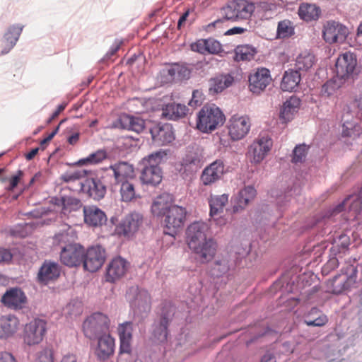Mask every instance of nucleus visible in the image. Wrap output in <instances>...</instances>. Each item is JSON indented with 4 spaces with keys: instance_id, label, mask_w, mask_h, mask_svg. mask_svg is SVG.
<instances>
[{
    "instance_id": "37998d69",
    "label": "nucleus",
    "mask_w": 362,
    "mask_h": 362,
    "mask_svg": "<svg viewBox=\"0 0 362 362\" xmlns=\"http://www.w3.org/2000/svg\"><path fill=\"white\" fill-rule=\"evenodd\" d=\"M328 321L326 315L322 314L317 308H313L305 316L303 322L308 326L322 327Z\"/></svg>"
},
{
    "instance_id": "ddd939ff",
    "label": "nucleus",
    "mask_w": 362,
    "mask_h": 362,
    "mask_svg": "<svg viewBox=\"0 0 362 362\" xmlns=\"http://www.w3.org/2000/svg\"><path fill=\"white\" fill-rule=\"evenodd\" d=\"M202 151L195 144L189 146L182 158V169L187 174L196 173L202 166Z\"/></svg>"
},
{
    "instance_id": "79ce46f5",
    "label": "nucleus",
    "mask_w": 362,
    "mask_h": 362,
    "mask_svg": "<svg viewBox=\"0 0 362 362\" xmlns=\"http://www.w3.org/2000/svg\"><path fill=\"white\" fill-rule=\"evenodd\" d=\"M300 78V74L297 70L289 69L285 71L281 83V89L284 91L293 90L299 84Z\"/></svg>"
},
{
    "instance_id": "393cba45",
    "label": "nucleus",
    "mask_w": 362,
    "mask_h": 362,
    "mask_svg": "<svg viewBox=\"0 0 362 362\" xmlns=\"http://www.w3.org/2000/svg\"><path fill=\"white\" fill-rule=\"evenodd\" d=\"M107 170L112 173L115 184H119V182L124 180H130L135 176L133 165L126 161H119L112 164Z\"/></svg>"
},
{
    "instance_id": "4c0bfd02",
    "label": "nucleus",
    "mask_w": 362,
    "mask_h": 362,
    "mask_svg": "<svg viewBox=\"0 0 362 362\" xmlns=\"http://www.w3.org/2000/svg\"><path fill=\"white\" fill-rule=\"evenodd\" d=\"M18 320L12 315L2 316L0 318V338H8L17 330Z\"/></svg>"
},
{
    "instance_id": "c03bdc74",
    "label": "nucleus",
    "mask_w": 362,
    "mask_h": 362,
    "mask_svg": "<svg viewBox=\"0 0 362 362\" xmlns=\"http://www.w3.org/2000/svg\"><path fill=\"white\" fill-rule=\"evenodd\" d=\"M350 243L349 236L344 233L340 234L332 242L331 253L334 255L345 254L349 250Z\"/></svg>"
},
{
    "instance_id": "4468645a",
    "label": "nucleus",
    "mask_w": 362,
    "mask_h": 362,
    "mask_svg": "<svg viewBox=\"0 0 362 362\" xmlns=\"http://www.w3.org/2000/svg\"><path fill=\"white\" fill-rule=\"evenodd\" d=\"M47 330V323L41 319H35L25 327L24 341L31 346L41 342Z\"/></svg>"
},
{
    "instance_id": "f03ea898",
    "label": "nucleus",
    "mask_w": 362,
    "mask_h": 362,
    "mask_svg": "<svg viewBox=\"0 0 362 362\" xmlns=\"http://www.w3.org/2000/svg\"><path fill=\"white\" fill-rule=\"evenodd\" d=\"M166 156L165 151L160 150L149 154L141 160L140 179L143 184L157 186L161 182L163 172L159 165Z\"/></svg>"
},
{
    "instance_id": "e2e57ef3",
    "label": "nucleus",
    "mask_w": 362,
    "mask_h": 362,
    "mask_svg": "<svg viewBox=\"0 0 362 362\" xmlns=\"http://www.w3.org/2000/svg\"><path fill=\"white\" fill-rule=\"evenodd\" d=\"M132 340L119 339V354H129L132 352Z\"/></svg>"
},
{
    "instance_id": "a878e982",
    "label": "nucleus",
    "mask_w": 362,
    "mask_h": 362,
    "mask_svg": "<svg viewBox=\"0 0 362 362\" xmlns=\"http://www.w3.org/2000/svg\"><path fill=\"white\" fill-rule=\"evenodd\" d=\"M81 190L94 200L102 199L106 194L105 184L98 177L88 178L81 183Z\"/></svg>"
},
{
    "instance_id": "09e8293b",
    "label": "nucleus",
    "mask_w": 362,
    "mask_h": 362,
    "mask_svg": "<svg viewBox=\"0 0 362 362\" xmlns=\"http://www.w3.org/2000/svg\"><path fill=\"white\" fill-rule=\"evenodd\" d=\"M235 59L239 61H250L256 54V49L248 45H240L235 50Z\"/></svg>"
},
{
    "instance_id": "603ef678",
    "label": "nucleus",
    "mask_w": 362,
    "mask_h": 362,
    "mask_svg": "<svg viewBox=\"0 0 362 362\" xmlns=\"http://www.w3.org/2000/svg\"><path fill=\"white\" fill-rule=\"evenodd\" d=\"M117 332L119 339L132 340L133 323L127 321L119 324Z\"/></svg>"
},
{
    "instance_id": "f704fd0d",
    "label": "nucleus",
    "mask_w": 362,
    "mask_h": 362,
    "mask_svg": "<svg viewBox=\"0 0 362 362\" xmlns=\"http://www.w3.org/2000/svg\"><path fill=\"white\" fill-rule=\"evenodd\" d=\"M234 81L230 74L218 75L209 81V93L215 95L230 87Z\"/></svg>"
},
{
    "instance_id": "338daca9",
    "label": "nucleus",
    "mask_w": 362,
    "mask_h": 362,
    "mask_svg": "<svg viewBox=\"0 0 362 362\" xmlns=\"http://www.w3.org/2000/svg\"><path fill=\"white\" fill-rule=\"evenodd\" d=\"M13 258V255L10 252L9 250L0 247V264L1 263H8L11 261Z\"/></svg>"
},
{
    "instance_id": "864d4df0",
    "label": "nucleus",
    "mask_w": 362,
    "mask_h": 362,
    "mask_svg": "<svg viewBox=\"0 0 362 362\" xmlns=\"http://www.w3.org/2000/svg\"><path fill=\"white\" fill-rule=\"evenodd\" d=\"M309 146L305 144H298L293 151L292 162L293 163H303L305 160Z\"/></svg>"
},
{
    "instance_id": "774afa93",
    "label": "nucleus",
    "mask_w": 362,
    "mask_h": 362,
    "mask_svg": "<svg viewBox=\"0 0 362 362\" xmlns=\"http://www.w3.org/2000/svg\"><path fill=\"white\" fill-rule=\"evenodd\" d=\"M23 175V172L21 170H18L17 174L12 176L10 179V185L8 187L7 189L9 191L13 190L14 188L18 185L21 177Z\"/></svg>"
},
{
    "instance_id": "c85d7f7f",
    "label": "nucleus",
    "mask_w": 362,
    "mask_h": 362,
    "mask_svg": "<svg viewBox=\"0 0 362 362\" xmlns=\"http://www.w3.org/2000/svg\"><path fill=\"white\" fill-rule=\"evenodd\" d=\"M84 222L91 227H100L107 220L105 213L96 206H84L83 208Z\"/></svg>"
},
{
    "instance_id": "4d7b16f0",
    "label": "nucleus",
    "mask_w": 362,
    "mask_h": 362,
    "mask_svg": "<svg viewBox=\"0 0 362 362\" xmlns=\"http://www.w3.org/2000/svg\"><path fill=\"white\" fill-rule=\"evenodd\" d=\"M339 85L334 81H329L325 83L321 90L322 97H329L334 93L336 90L339 88Z\"/></svg>"
},
{
    "instance_id": "a18cd8bd",
    "label": "nucleus",
    "mask_w": 362,
    "mask_h": 362,
    "mask_svg": "<svg viewBox=\"0 0 362 362\" xmlns=\"http://www.w3.org/2000/svg\"><path fill=\"white\" fill-rule=\"evenodd\" d=\"M228 195L227 194L211 196L209 200L210 206V216H214L218 214L219 213H221L223 210V207L228 202Z\"/></svg>"
},
{
    "instance_id": "0e129e2a",
    "label": "nucleus",
    "mask_w": 362,
    "mask_h": 362,
    "mask_svg": "<svg viewBox=\"0 0 362 362\" xmlns=\"http://www.w3.org/2000/svg\"><path fill=\"white\" fill-rule=\"evenodd\" d=\"M192 49L202 54L206 52V40H199L197 42L192 44Z\"/></svg>"
},
{
    "instance_id": "f3484780",
    "label": "nucleus",
    "mask_w": 362,
    "mask_h": 362,
    "mask_svg": "<svg viewBox=\"0 0 362 362\" xmlns=\"http://www.w3.org/2000/svg\"><path fill=\"white\" fill-rule=\"evenodd\" d=\"M61 272L62 267L59 263L51 260H45L38 271L37 281L41 284L47 285L57 280Z\"/></svg>"
},
{
    "instance_id": "0eeeda50",
    "label": "nucleus",
    "mask_w": 362,
    "mask_h": 362,
    "mask_svg": "<svg viewBox=\"0 0 362 362\" xmlns=\"http://www.w3.org/2000/svg\"><path fill=\"white\" fill-rule=\"evenodd\" d=\"M143 223V215L137 211H132L120 220L115 230L119 235L130 239L139 232Z\"/></svg>"
},
{
    "instance_id": "8fccbe9b",
    "label": "nucleus",
    "mask_w": 362,
    "mask_h": 362,
    "mask_svg": "<svg viewBox=\"0 0 362 362\" xmlns=\"http://www.w3.org/2000/svg\"><path fill=\"white\" fill-rule=\"evenodd\" d=\"M301 100L295 95L291 96L284 102L280 113H294L300 110Z\"/></svg>"
},
{
    "instance_id": "69168bd1",
    "label": "nucleus",
    "mask_w": 362,
    "mask_h": 362,
    "mask_svg": "<svg viewBox=\"0 0 362 362\" xmlns=\"http://www.w3.org/2000/svg\"><path fill=\"white\" fill-rule=\"evenodd\" d=\"M199 113H222L220 108L214 103L205 105Z\"/></svg>"
},
{
    "instance_id": "680f3d73",
    "label": "nucleus",
    "mask_w": 362,
    "mask_h": 362,
    "mask_svg": "<svg viewBox=\"0 0 362 362\" xmlns=\"http://www.w3.org/2000/svg\"><path fill=\"white\" fill-rule=\"evenodd\" d=\"M82 176L80 171L76 170L74 172H67L63 174L61 177L62 180L65 182H71L79 180Z\"/></svg>"
},
{
    "instance_id": "9d476101",
    "label": "nucleus",
    "mask_w": 362,
    "mask_h": 362,
    "mask_svg": "<svg viewBox=\"0 0 362 362\" xmlns=\"http://www.w3.org/2000/svg\"><path fill=\"white\" fill-rule=\"evenodd\" d=\"M273 146L272 138L268 134H260L248 148V155L252 163H261Z\"/></svg>"
},
{
    "instance_id": "39448f33",
    "label": "nucleus",
    "mask_w": 362,
    "mask_h": 362,
    "mask_svg": "<svg viewBox=\"0 0 362 362\" xmlns=\"http://www.w3.org/2000/svg\"><path fill=\"white\" fill-rule=\"evenodd\" d=\"M255 6L247 0H233L221 8L223 19L238 21L249 18L255 11Z\"/></svg>"
},
{
    "instance_id": "2f4dec72",
    "label": "nucleus",
    "mask_w": 362,
    "mask_h": 362,
    "mask_svg": "<svg viewBox=\"0 0 362 362\" xmlns=\"http://www.w3.org/2000/svg\"><path fill=\"white\" fill-rule=\"evenodd\" d=\"M98 341L95 355L100 361H105L113 354L115 350V339L109 333L96 338Z\"/></svg>"
},
{
    "instance_id": "7ed1b4c3",
    "label": "nucleus",
    "mask_w": 362,
    "mask_h": 362,
    "mask_svg": "<svg viewBox=\"0 0 362 362\" xmlns=\"http://www.w3.org/2000/svg\"><path fill=\"white\" fill-rule=\"evenodd\" d=\"M55 239L59 241L61 252V262L69 267L80 266L84 257V247L76 243H68L69 235L66 233L56 235Z\"/></svg>"
},
{
    "instance_id": "dca6fc26",
    "label": "nucleus",
    "mask_w": 362,
    "mask_h": 362,
    "mask_svg": "<svg viewBox=\"0 0 362 362\" xmlns=\"http://www.w3.org/2000/svg\"><path fill=\"white\" fill-rule=\"evenodd\" d=\"M229 123V134L234 141L245 137L250 129V122L246 115H233L230 119Z\"/></svg>"
},
{
    "instance_id": "13d9d810",
    "label": "nucleus",
    "mask_w": 362,
    "mask_h": 362,
    "mask_svg": "<svg viewBox=\"0 0 362 362\" xmlns=\"http://www.w3.org/2000/svg\"><path fill=\"white\" fill-rule=\"evenodd\" d=\"M124 43V40L122 39H115L113 44L110 47L107 52L105 54L104 57L101 59L102 62L109 59L111 57L115 55L117 52L120 49L121 46Z\"/></svg>"
},
{
    "instance_id": "473e14b6",
    "label": "nucleus",
    "mask_w": 362,
    "mask_h": 362,
    "mask_svg": "<svg viewBox=\"0 0 362 362\" xmlns=\"http://www.w3.org/2000/svg\"><path fill=\"white\" fill-rule=\"evenodd\" d=\"M231 255L226 253L218 257L210 269V274L214 277H221L228 272L234 266Z\"/></svg>"
},
{
    "instance_id": "b1692460",
    "label": "nucleus",
    "mask_w": 362,
    "mask_h": 362,
    "mask_svg": "<svg viewBox=\"0 0 362 362\" xmlns=\"http://www.w3.org/2000/svg\"><path fill=\"white\" fill-rule=\"evenodd\" d=\"M195 254V258L202 264L209 262L215 255L216 251V243L211 238H209L201 244H197L195 247H189Z\"/></svg>"
},
{
    "instance_id": "1a4fd4ad",
    "label": "nucleus",
    "mask_w": 362,
    "mask_h": 362,
    "mask_svg": "<svg viewBox=\"0 0 362 362\" xmlns=\"http://www.w3.org/2000/svg\"><path fill=\"white\" fill-rule=\"evenodd\" d=\"M349 206V212L353 219L362 222V189L357 194H351L346 197L343 202L330 209L331 216H334L341 213L344 209Z\"/></svg>"
},
{
    "instance_id": "052dcab7",
    "label": "nucleus",
    "mask_w": 362,
    "mask_h": 362,
    "mask_svg": "<svg viewBox=\"0 0 362 362\" xmlns=\"http://www.w3.org/2000/svg\"><path fill=\"white\" fill-rule=\"evenodd\" d=\"M35 362H53L52 351L49 349H44L39 352Z\"/></svg>"
},
{
    "instance_id": "de8ad7c7",
    "label": "nucleus",
    "mask_w": 362,
    "mask_h": 362,
    "mask_svg": "<svg viewBox=\"0 0 362 362\" xmlns=\"http://www.w3.org/2000/svg\"><path fill=\"white\" fill-rule=\"evenodd\" d=\"M320 13V8L311 4H302L298 10L300 17L306 21L317 20Z\"/></svg>"
},
{
    "instance_id": "72a5a7b5",
    "label": "nucleus",
    "mask_w": 362,
    "mask_h": 362,
    "mask_svg": "<svg viewBox=\"0 0 362 362\" xmlns=\"http://www.w3.org/2000/svg\"><path fill=\"white\" fill-rule=\"evenodd\" d=\"M359 119V118L354 117V115H343L342 136L353 139L358 137L362 133V128L358 124Z\"/></svg>"
},
{
    "instance_id": "9b49d317",
    "label": "nucleus",
    "mask_w": 362,
    "mask_h": 362,
    "mask_svg": "<svg viewBox=\"0 0 362 362\" xmlns=\"http://www.w3.org/2000/svg\"><path fill=\"white\" fill-rule=\"evenodd\" d=\"M82 264L85 270L90 272H97L104 264L106 259L105 249L101 245L91 246L84 251Z\"/></svg>"
},
{
    "instance_id": "412c9836",
    "label": "nucleus",
    "mask_w": 362,
    "mask_h": 362,
    "mask_svg": "<svg viewBox=\"0 0 362 362\" xmlns=\"http://www.w3.org/2000/svg\"><path fill=\"white\" fill-rule=\"evenodd\" d=\"M27 301L25 293L18 287L11 288L2 296L1 302L7 308L13 310L21 309Z\"/></svg>"
},
{
    "instance_id": "aec40b11",
    "label": "nucleus",
    "mask_w": 362,
    "mask_h": 362,
    "mask_svg": "<svg viewBox=\"0 0 362 362\" xmlns=\"http://www.w3.org/2000/svg\"><path fill=\"white\" fill-rule=\"evenodd\" d=\"M224 163L221 159H217L202 171L200 180L204 185H210L219 180L224 173Z\"/></svg>"
},
{
    "instance_id": "ea45409f",
    "label": "nucleus",
    "mask_w": 362,
    "mask_h": 362,
    "mask_svg": "<svg viewBox=\"0 0 362 362\" xmlns=\"http://www.w3.org/2000/svg\"><path fill=\"white\" fill-rule=\"evenodd\" d=\"M181 74V65L178 63L168 64L163 67L159 72L158 76L162 84H166L173 82L176 76Z\"/></svg>"
},
{
    "instance_id": "2eb2a0df",
    "label": "nucleus",
    "mask_w": 362,
    "mask_h": 362,
    "mask_svg": "<svg viewBox=\"0 0 362 362\" xmlns=\"http://www.w3.org/2000/svg\"><path fill=\"white\" fill-rule=\"evenodd\" d=\"M153 144L156 146H165L175 140V134L170 124H157L150 129Z\"/></svg>"
},
{
    "instance_id": "58836bf2",
    "label": "nucleus",
    "mask_w": 362,
    "mask_h": 362,
    "mask_svg": "<svg viewBox=\"0 0 362 362\" xmlns=\"http://www.w3.org/2000/svg\"><path fill=\"white\" fill-rule=\"evenodd\" d=\"M316 62L315 55L309 50H303L295 59V68L298 71H307Z\"/></svg>"
},
{
    "instance_id": "6e6d98bb",
    "label": "nucleus",
    "mask_w": 362,
    "mask_h": 362,
    "mask_svg": "<svg viewBox=\"0 0 362 362\" xmlns=\"http://www.w3.org/2000/svg\"><path fill=\"white\" fill-rule=\"evenodd\" d=\"M106 158V153L104 151H98L95 153L90 154L86 158L79 160L81 164L90 163L96 164L101 162Z\"/></svg>"
},
{
    "instance_id": "3c124183",
    "label": "nucleus",
    "mask_w": 362,
    "mask_h": 362,
    "mask_svg": "<svg viewBox=\"0 0 362 362\" xmlns=\"http://www.w3.org/2000/svg\"><path fill=\"white\" fill-rule=\"evenodd\" d=\"M294 33V28L292 23L288 20L280 21L277 27V37L279 38H286Z\"/></svg>"
},
{
    "instance_id": "4be33fe9",
    "label": "nucleus",
    "mask_w": 362,
    "mask_h": 362,
    "mask_svg": "<svg viewBox=\"0 0 362 362\" xmlns=\"http://www.w3.org/2000/svg\"><path fill=\"white\" fill-rule=\"evenodd\" d=\"M112 127L140 133L145 127V121L134 115H119L117 121L112 124Z\"/></svg>"
},
{
    "instance_id": "a211bd4d",
    "label": "nucleus",
    "mask_w": 362,
    "mask_h": 362,
    "mask_svg": "<svg viewBox=\"0 0 362 362\" xmlns=\"http://www.w3.org/2000/svg\"><path fill=\"white\" fill-rule=\"evenodd\" d=\"M272 81L270 71L266 68H258L249 76V88L254 93L264 90Z\"/></svg>"
},
{
    "instance_id": "bb28decb",
    "label": "nucleus",
    "mask_w": 362,
    "mask_h": 362,
    "mask_svg": "<svg viewBox=\"0 0 362 362\" xmlns=\"http://www.w3.org/2000/svg\"><path fill=\"white\" fill-rule=\"evenodd\" d=\"M125 259L117 257L111 260L106 269V281L113 283L122 278L128 269Z\"/></svg>"
},
{
    "instance_id": "f257e3e1",
    "label": "nucleus",
    "mask_w": 362,
    "mask_h": 362,
    "mask_svg": "<svg viewBox=\"0 0 362 362\" xmlns=\"http://www.w3.org/2000/svg\"><path fill=\"white\" fill-rule=\"evenodd\" d=\"M173 202V195L164 192L154 199L151 212L157 217H165V234L175 238L181 234V207Z\"/></svg>"
},
{
    "instance_id": "c9c22d12",
    "label": "nucleus",
    "mask_w": 362,
    "mask_h": 362,
    "mask_svg": "<svg viewBox=\"0 0 362 362\" xmlns=\"http://www.w3.org/2000/svg\"><path fill=\"white\" fill-rule=\"evenodd\" d=\"M256 192L255 187L251 185L240 189L235 198L236 202L233 206V212H238L240 209L245 208L255 197Z\"/></svg>"
},
{
    "instance_id": "423d86ee",
    "label": "nucleus",
    "mask_w": 362,
    "mask_h": 362,
    "mask_svg": "<svg viewBox=\"0 0 362 362\" xmlns=\"http://www.w3.org/2000/svg\"><path fill=\"white\" fill-rule=\"evenodd\" d=\"M357 273V268L352 264L342 268L341 273L334 276L330 281L331 292L334 294H341L349 291L356 282Z\"/></svg>"
},
{
    "instance_id": "5701e85b",
    "label": "nucleus",
    "mask_w": 362,
    "mask_h": 362,
    "mask_svg": "<svg viewBox=\"0 0 362 362\" xmlns=\"http://www.w3.org/2000/svg\"><path fill=\"white\" fill-rule=\"evenodd\" d=\"M112 127L140 133L145 127V121L134 115H119L117 121L112 124Z\"/></svg>"
},
{
    "instance_id": "bf43d9fd",
    "label": "nucleus",
    "mask_w": 362,
    "mask_h": 362,
    "mask_svg": "<svg viewBox=\"0 0 362 362\" xmlns=\"http://www.w3.org/2000/svg\"><path fill=\"white\" fill-rule=\"evenodd\" d=\"M206 40V52L211 54H217L221 50V45L219 42L214 39H207Z\"/></svg>"
},
{
    "instance_id": "20e7f679",
    "label": "nucleus",
    "mask_w": 362,
    "mask_h": 362,
    "mask_svg": "<svg viewBox=\"0 0 362 362\" xmlns=\"http://www.w3.org/2000/svg\"><path fill=\"white\" fill-rule=\"evenodd\" d=\"M110 320L107 315L96 312L88 316L83 323V331L86 337L90 340L110 332Z\"/></svg>"
},
{
    "instance_id": "6ab92c4d",
    "label": "nucleus",
    "mask_w": 362,
    "mask_h": 362,
    "mask_svg": "<svg viewBox=\"0 0 362 362\" xmlns=\"http://www.w3.org/2000/svg\"><path fill=\"white\" fill-rule=\"evenodd\" d=\"M356 56L351 52H345L339 56L336 62V74L339 78H345L351 75L356 66Z\"/></svg>"
},
{
    "instance_id": "e433bc0d",
    "label": "nucleus",
    "mask_w": 362,
    "mask_h": 362,
    "mask_svg": "<svg viewBox=\"0 0 362 362\" xmlns=\"http://www.w3.org/2000/svg\"><path fill=\"white\" fill-rule=\"evenodd\" d=\"M168 327V325L154 320L151 328V341L158 344L165 342L170 334Z\"/></svg>"
},
{
    "instance_id": "5fc2aeb1",
    "label": "nucleus",
    "mask_w": 362,
    "mask_h": 362,
    "mask_svg": "<svg viewBox=\"0 0 362 362\" xmlns=\"http://www.w3.org/2000/svg\"><path fill=\"white\" fill-rule=\"evenodd\" d=\"M64 204L62 209L64 214L76 211L82 206V203L78 198L65 196Z\"/></svg>"
},
{
    "instance_id": "cd10ccee",
    "label": "nucleus",
    "mask_w": 362,
    "mask_h": 362,
    "mask_svg": "<svg viewBox=\"0 0 362 362\" xmlns=\"http://www.w3.org/2000/svg\"><path fill=\"white\" fill-rule=\"evenodd\" d=\"M208 226L203 222H194L187 229V239L189 247H195L197 244L207 240L206 232Z\"/></svg>"
},
{
    "instance_id": "7c9ffc66",
    "label": "nucleus",
    "mask_w": 362,
    "mask_h": 362,
    "mask_svg": "<svg viewBox=\"0 0 362 362\" xmlns=\"http://www.w3.org/2000/svg\"><path fill=\"white\" fill-rule=\"evenodd\" d=\"M225 121V115H198L197 127L203 133H209L223 125Z\"/></svg>"
},
{
    "instance_id": "c756f323",
    "label": "nucleus",
    "mask_w": 362,
    "mask_h": 362,
    "mask_svg": "<svg viewBox=\"0 0 362 362\" xmlns=\"http://www.w3.org/2000/svg\"><path fill=\"white\" fill-rule=\"evenodd\" d=\"M23 28L24 25L19 23L11 25L6 28L2 40L5 46L1 49V54H8L15 47Z\"/></svg>"
},
{
    "instance_id": "49530a36",
    "label": "nucleus",
    "mask_w": 362,
    "mask_h": 362,
    "mask_svg": "<svg viewBox=\"0 0 362 362\" xmlns=\"http://www.w3.org/2000/svg\"><path fill=\"white\" fill-rule=\"evenodd\" d=\"M119 192L121 200L124 202H129L136 198L134 184L130 180L119 182Z\"/></svg>"
},
{
    "instance_id": "f8f14e48",
    "label": "nucleus",
    "mask_w": 362,
    "mask_h": 362,
    "mask_svg": "<svg viewBox=\"0 0 362 362\" xmlns=\"http://www.w3.org/2000/svg\"><path fill=\"white\" fill-rule=\"evenodd\" d=\"M349 33V28L338 21H329L323 26V38L329 44L344 42Z\"/></svg>"
},
{
    "instance_id": "a19ab883",
    "label": "nucleus",
    "mask_w": 362,
    "mask_h": 362,
    "mask_svg": "<svg viewBox=\"0 0 362 362\" xmlns=\"http://www.w3.org/2000/svg\"><path fill=\"white\" fill-rule=\"evenodd\" d=\"M176 308L171 302L164 301L161 303L160 310L155 320L170 326Z\"/></svg>"
},
{
    "instance_id": "6e6552de",
    "label": "nucleus",
    "mask_w": 362,
    "mask_h": 362,
    "mask_svg": "<svg viewBox=\"0 0 362 362\" xmlns=\"http://www.w3.org/2000/svg\"><path fill=\"white\" fill-rule=\"evenodd\" d=\"M126 296L134 314L142 315L150 311L151 297L146 290L132 286L127 290Z\"/></svg>"
}]
</instances>
